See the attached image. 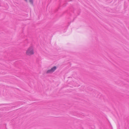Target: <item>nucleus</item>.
Wrapping results in <instances>:
<instances>
[{"label": "nucleus", "mask_w": 129, "mask_h": 129, "mask_svg": "<svg viewBox=\"0 0 129 129\" xmlns=\"http://www.w3.org/2000/svg\"><path fill=\"white\" fill-rule=\"evenodd\" d=\"M34 52L33 47L32 46L29 47L25 52L26 55L31 56L34 54Z\"/></svg>", "instance_id": "nucleus-1"}, {"label": "nucleus", "mask_w": 129, "mask_h": 129, "mask_svg": "<svg viewBox=\"0 0 129 129\" xmlns=\"http://www.w3.org/2000/svg\"><path fill=\"white\" fill-rule=\"evenodd\" d=\"M56 66H54L51 69L48 70L47 72V73H51L53 72L56 69Z\"/></svg>", "instance_id": "nucleus-2"}, {"label": "nucleus", "mask_w": 129, "mask_h": 129, "mask_svg": "<svg viewBox=\"0 0 129 129\" xmlns=\"http://www.w3.org/2000/svg\"><path fill=\"white\" fill-rule=\"evenodd\" d=\"M33 0H29L30 3L32 5H33Z\"/></svg>", "instance_id": "nucleus-3"}, {"label": "nucleus", "mask_w": 129, "mask_h": 129, "mask_svg": "<svg viewBox=\"0 0 129 129\" xmlns=\"http://www.w3.org/2000/svg\"><path fill=\"white\" fill-rule=\"evenodd\" d=\"M26 2H27V0H24Z\"/></svg>", "instance_id": "nucleus-4"}]
</instances>
